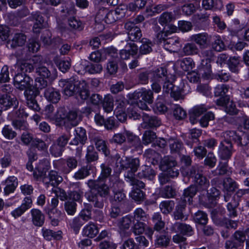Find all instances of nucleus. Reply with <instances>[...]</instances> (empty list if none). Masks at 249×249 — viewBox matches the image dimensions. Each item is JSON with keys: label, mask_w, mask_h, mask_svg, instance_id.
Segmentation results:
<instances>
[{"label": "nucleus", "mask_w": 249, "mask_h": 249, "mask_svg": "<svg viewBox=\"0 0 249 249\" xmlns=\"http://www.w3.org/2000/svg\"><path fill=\"white\" fill-rule=\"evenodd\" d=\"M201 135V130L196 128L192 129L190 131L189 139L186 140V143L190 147H192L194 143L198 142V138Z\"/></svg>", "instance_id": "ea45409f"}, {"label": "nucleus", "mask_w": 249, "mask_h": 249, "mask_svg": "<svg viewBox=\"0 0 249 249\" xmlns=\"http://www.w3.org/2000/svg\"><path fill=\"white\" fill-rule=\"evenodd\" d=\"M202 166L195 165L182 171V174L192 179L193 182L199 192L206 191L209 187V180L202 174Z\"/></svg>", "instance_id": "7ed1b4c3"}, {"label": "nucleus", "mask_w": 249, "mask_h": 249, "mask_svg": "<svg viewBox=\"0 0 249 249\" xmlns=\"http://www.w3.org/2000/svg\"><path fill=\"white\" fill-rule=\"evenodd\" d=\"M77 206L75 202L69 200L64 203V210L68 215H73L76 212Z\"/></svg>", "instance_id": "680f3d73"}, {"label": "nucleus", "mask_w": 249, "mask_h": 249, "mask_svg": "<svg viewBox=\"0 0 249 249\" xmlns=\"http://www.w3.org/2000/svg\"><path fill=\"white\" fill-rule=\"evenodd\" d=\"M176 65L184 71H190L195 67V63L193 59L190 57H186L178 60Z\"/></svg>", "instance_id": "e433bc0d"}, {"label": "nucleus", "mask_w": 249, "mask_h": 249, "mask_svg": "<svg viewBox=\"0 0 249 249\" xmlns=\"http://www.w3.org/2000/svg\"><path fill=\"white\" fill-rule=\"evenodd\" d=\"M156 176V172L154 169L149 166H142V170L137 174V177L140 178H146L152 180Z\"/></svg>", "instance_id": "c85d7f7f"}, {"label": "nucleus", "mask_w": 249, "mask_h": 249, "mask_svg": "<svg viewBox=\"0 0 249 249\" xmlns=\"http://www.w3.org/2000/svg\"><path fill=\"white\" fill-rule=\"evenodd\" d=\"M124 28L127 32V38L130 40L137 41L141 38L142 34L140 28L132 22H126Z\"/></svg>", "instance_id": "9b49d317"}, {"label": "nucleus", "mask_w": 249, "mask_h": 249, "mask_svg": "<svg viewBox=\"0 0 249 249\" xmlns=\"http://www.w3.org/2000/svg\"><path fill=\"white\" fill-rule=\"evenodd\" d=\"M83 191L80 183L75 182L70 184V190L69 191V200L74 202H82Z\"/></svg>", "instance_id": "1a4fd4ad"}, {"label": "nucleus", "mask_w": 249, "mask_h": 249, "mask_svg": "<svg viewBox=\"0 0 249 249\" xmlns=\"http://www.w3.org/2000/svg\"><path fill=\"white\" fill-rule=\"evenodd\" d=\"M26 36L22 33H16L14 35L12 39L7 42L10 48L14 49L18 46H22L26 41Z\"/></svg>", "instance_id": "b1692460"}, {"label": "nucleus", "mask_w": 249, "mask_h": 249, "mask_svg": "<svg viewBox=\"0 0 249 249\" xmlns=\"http://www.w3.org/2000/svg\"><path fill=\"white\" fill-rule=\"evenodd\" d=\"M102 69V65L98 62L89 63L85 66V71L90 74L100 73Z\"/></svg>", "instance_id": "bf43d9fd"}, {"label": "nucleus", "mask_w": 249, "mask_h": 249, "mask_svg": "<svg viewBox=\"0 0 249 249\" xmlns=\"http://www.w3.org/2000/svg\"><path fill=\"white\" fill-rule=\"evenodd\" d=\"M239 59L238 57H231L228 60V66L230 70L234 73H238L239 71L238 66L239 64Z\"/></svg>", "instance_id": "0e129e2a"}, {"label": "nucleus", "mask_w": 249, "mask_h": 249, "mask_svg": "<svg viewBox=\"0 0 249 249\" xmlns=\"http://www.w3.org/2000/svg\"><path fill=\"white\" fill-rule=\"evenodd\" d=\"M92 206L89 204H85V208L83 209L79 213V216L83 221L87 222L92 219L91 210Z\"/></svg>", "instance_id": "5fc2aeb1"}, {"label": "nucleus", "mask_w": 249, "mask_h": 249, "mask_svg": "<svg viewBox=\"0 0 249 249\" xmlns=\"http://www.w3.org/2000/svg\"><path fill=\"white\" fill-rule=\"evenodd\" d=\"M173 115L178 120L184 119L187 115L186 111L180 106L176 105L173 107Z\"/></svg>", "instance_id": "338daca9"}, {"label": "nucleus", "mask_w": 249, "mask_h": 249, "mask_svg": "<svg viewBox=\"0 0 249 249\" xmlns=\"http://www.w3.org/2000/svg\"><path fill=\"white\" fill-rule=\"evenodd\" d=\"M44 94L45 97L53 103H56L60 99L61 95L59 92L53 88L46 89Z\"/></svg>", "instance_id": "bb28decb"}, {"label": "nucleus", "mask_w": 249, "mask_h": 249, "mask_svg": "<svg viewBox=\"0 0 249 249\" xmlns=\"http://www.w3.org/2000/svg\"><path fill=\"white\" fill-rule=\"evenodd\" d=\"M182 52L185 55H193L198 53L199 48L194 43H187L182 48Z\"/></svg>", "instance_id": "37998d69"}, {"label": "nucleus", "mask_w": 249, "mask_h": 249, "mask_svg": "<svg viewBox=\"0 0 249 249\" xmlns=\"http://www.w3.org/2000/svg\"><path fill=\"white\" fill-rule=\"evenodd\" d=\"M168 144L172 153H179L184 148L182 142L177 139L173 138L169 139Z\"/></svg>", "instance_id": "7c9ffc66"}, {"label": "nucleus", "mask_w": 249, "mask_h": 249, "mask_svg": "<svg viewBox=\"0 0 249 249\" xmlns=\"http://www.w3.org/2000/svg\"><path fill=\"white\" fill-rule=\"evenodd\" d=\"M32 222L36 227H42L45 222V215L42 212L37 209H32L30 211Z\"/></svg>", "instance_id": "4be33fe9"}, {"label": "nucleus", "mask_w": 249, "mask_h": 249, "mask_svg": "<svg viewBox=\"0 0 249 249\" xmlns=\"http://www.w3.org/2000/svg\"><path fill=\"white\" fill-rule=\"evenodd\" d=\"M170 230L173 232L188 236H192L194 234L193 227L190 225L183 223L175 222L171 226Z\"/></svg>", "instance_id": "f8f14e48"}, {"label": "nucleus", "mask_w": 249, "mask_h": 249, "mask_svg": "<svg viewBox=\"0 0 249 249\" xmlns=\"http://www.w3.org/2000/svg\"><path fill=\"white\" fill-rule=\"evenodd\" d=\"M151 74L152 81L161 82V83L168 78L167 71L166 69L162 67L158 68L155 71H152V74Z\"/></svg>", "instance_id": "473e14b6"}, {"label": "nucleus", "mask_w": 249, "mask_h": 249, "mask_svg": "<svg viewBox=\"0 0 249 249\" xmlns=\"http://www.w3.org/2000/svg\"><path fill=\"white\" fill-rule=\"evenodd\" d=\"M77 84H79V88L77 92L79 93V95L82 100H85L88 99L89 96V91L88 89L87 84L85 81H79Z\"/></svg>", "instance_id": "79ce46f5"}, {"label": "nucleus", "mask_w": 249, "mask_h": 249, "mask_svg": "<svg viewBox=\"0 0 249 249\" xmlns=\"http://www.w3.org/2000/svg\"><path fill=\"white\" fill-rule=\"evenodd\" d=\"M98 232L99 230L98 227L91 222L86 225L82 230L83 235L90 238L95 237Z\"/></svg>", "instance_id": "cd10ccee"}, {"label": "nucleus", "mask_w": 249, "mask_h": 249, "mask_svg": "<svg viewBox=\"0 0 249 249\" xmlns=\"http://www.w3.org/2000/svg\"><path fill=\"white\" fill-rule=\"evenodd\" d=\"M17 69L18 72L25 74L26 72H32L34 70V66L31 63L22 61L18 63Z\"/></svg>", "instance_id": "052dcab7"}, {"label": "nucleus", "mask_w": 249, "mask_h": 249, "mask_svg": "<svg viewBox=\"0 0 249 249\" xmlns=\"http://www.w3.org/2000/svg\"><path fill=\"white\" fill-rule=\"evenodd\" d=\"M133 214L134 219L136 221L146 222L148 220V215L142 208L136 209Z\"/></svg>", "instance_id": "e2e57ef3"}, {"label": "nucleus", "mask_w": 249, "mask_h": 249, "mask_svg": "<svg viewBox=\"0 0 249 249\" xmlns=\"http://www.w3.org/2000/svg\"><path fill=\"white\" fill-rule=\"evenodd\" d=\"M186 203L183 201L179 202L176 207L173 213V216L175 220H183L184 218V214L185 211Z\"/></svg>", "instance_id": "c03bdc74"}, {"label": "nucleus", "mask_w": 249, "mask_h": 249, "mask_svg": "<svg viewBox=\"0 0 249 249\" xmlns=\"http://www.w3.org/2000/svg\"><path fill=\"white\" fill-rule=\"evenodd\" d=\"M239 205L238 200H235V197L232 198L231 201L227 205V208L228 212V215L230 217L234 218L237 216V208Z\"/></svg>", "instance_id": "49530a36"}, {"label": "nucleus", "mask_w": 249, "mask_h": 249, "mask_svg": "<svg viewBox=\"0 0 249 249\" xmlns=\"http://www.w3.org/2000/svg\"><path fill=\"white\" fill-rule=\"evenodd\" d=\"M160 31L157 35V38L159 41V43L161 44L164 49L169 52L174 51L175 47L178 44V39L176 37L166 38L169 34L174 33L176 30V27L171 26L170 30H165Z\"/></svg>", "instance_id": "20e7f679"}, {"label": "nucleus", "mask_w": 249, "mask_h": 249, "mask_svg": "<svg viewBox=\"0 0 249 249\" xmlns=\"http://www.w3.org/2000/svg\"><path fill=\"white\" fill-rule=\"evenodd\" d=\"M126 102L124 101V98L123 100L121 101L120 103H118V105L114 111L117 118L121 122H124L127 118V115L125 112L124 106Z\"/></svg>", "instance_id": "f704fd0d"}, {"label": "nucleus", "mask_w": 249, "mask_h": 249, "mask_svg": "<svg viewBox=\"0 0 249 249\" xmlns=\"http://www.w3.org/2000/svg\"><path fill=\"white\" fill-rule=\"evenodd\" d=\"M130 185L133 186L132 188V190L130 193V196L131 198L137 202H141L143 201L145 197V194L141 190V189L144 188L145 186L143 187H140L136 184Z\"/></svg>", "instance_id": "2f4dec72"}, {"label": "nucleus", "mask_w": 249, "mask_h": 249, "mask_svg": "<svg viewBox=\"0 0 249 249\" xmlns=\"http://www.w3.org/2000/svg\"><path fill=\"white\" fill-rule=\"evenodd\" d=\"M18 105V101L14 97H12L9 94H0V108L2 110H6L11 107L16 108Z\"/></svg>", "instance_id": "4468645a"}, {"label": "nucleus", "mask_w": 249, "mask_h": 249, "mask_svg": "<svg viewBox=\"0 0 249 249\" xmlns=\"http://www.w3.org/2000/svg\"><path fill=\"white\" fill-rule=\"evenodd\" d=\"M176 165L177 162L174 158L166 156L162 159L160 167L162 170H166L167 169L175 167Z\"/></svg>", "instance_id": "4d7b16f0"}, {"label": "nucleus", "mask_w": 249, "mask_h": 249, "mask_svg": "<svg viewBox=\"0 0 249 249\" xmlns=\"http://www.w3.org/2000/svg\"><path fill=\"white\" fill-rule=\"evenodd\" d=\"M229 89V87L226 85H218L214 88V96L216 97H220L219 98H229L226 95Z\"/></svg>", "instance_id": "864d4df0"}, {"label": "nucleus", "mask_w": 249, "mask_h": 249, "mask_svg": "<svg viewBox=\"0 0 249 249\" xmlns=\"http://www.w3.org/2000/svg\"><path fill=\"white\" fill-rule=\"evenodd\" d=\"M104 111L107 113L111 112L114 107V99L110 94L106 95L102 102Z\"/></svg>", "instance_id": "3c124183"}, {"label": "nucleus", "mask_w": 249, "mask_h": 249, "mask_svg": "<svg viewBox=\"0 0 249 249\" xmlns=\"http://www.w3.org/2000/svg\"><path fill=\"white\" fill-rule=\"evenodd\" d=\"M127 97L130 100H137L141 98L149 104H152L153 102V91L150 89H142L140 91L128 94Z\"/></svg>", "instance_id": "6e6552de"}, {"label": "nucleus", "mask_w": 249, "mask_h": 249, "mask_svg": "<svg viewBox=\"0 0 249 249\" xmlns=\"http://www.w3.org/2000/svg\"><path fill=\"white\" fill-rule=\"evenodd\" d=\"M197 189L195 185H191L184 190L183 194V202H188L189 204L192 203L193 197L196 195Z\"/></svg>", "instance_id": "c9c22d12"}, {"label": "nucleus", "mask_w": 249, "mask_h": 249, "mask_svg": "<svg viewBox=\"0 0 249 249\" xmlns=\"http://www.w3.org/2000/svg\"><path fill=\"white\" fill-rule=\"evenodd\" d=\"M213 41L212 46L213 50L217 52H221L224 50L225 45L219 36H213Z\"/></svg>", "instance_id": "774afa93"}, {"label": "nucleus", "mask_w": 249, "mask_h": 249, "mask_svg": "<svg viewBox=\"0 0 249 249\" xmlns=\"http://www.w3.org/2000/svg\"><path fill=\"white\" fill-rule=\"evenodd\" d=\"M126 135V140L129 144V147H134L135 148L138 149L142 147L141 141L139 137L134 134L132 132L125 130Z\"/></svg>", "instance_id": "393cba45"}, {"label": "nucleus", "mask_w": 249, "mask_h": 249, "mask_svg": "<svg viewBox=\"0 0 249 249\" xmlns=\"http://www.w3.org/2000/svg\"><path fill=\"white\" fill-rule=\"evenodd\" d=\"M142 119L150 127H157L161 124V121L157 117L151 116L147 113H143Z\"/></svg>", "instance_id": "4c0bfd02"}, {"label": "nucleus", "mask_w": 249, "mask_h": 249, "mask_svg": "<svg viewBox=\"0 0 249 249\" xmlns=\"http://www.w3.org/2000/svg\"><path fill=\"white\" fill-rule=\"evenodd\" d=\"M117 164H119L120 168L122 170H125L124 174L125 180L130 184H136L140 187H143L145 184L141 180L135 178V173L137 171L140 166V160L138 158L132 157H123Z\"/></svg>", "instance_id": "f03ea898"}, {"label": "nucleus", "mask_w": 249, "mask_h": 249, "mask_svg": "<svg viewBox=\"0 0 249 249\" xmlns=\"http://www.w3.org/2000/svg\"><path fill=\"white\" fill-rule=\"evenodd\" d=\"M31 19L34 22L33 28L34 33H39L41 29L46 27V23L39 12L33 13L31 16Z\"/></svg>", "instance_id": "6ab92c4d"}, {"label": "nucleus", "mask_w": 249, "mask_h": 249, "mask_svg": "<svg viewBox=\"0 0 249 249\" xmlns=\"http://www.w3.org/2000/svg\"><path fill=\"white\" fill-rule=\"evenodd\" d=\"M142 45L139 48V53L146 54L152 51V47L154 46L152 42L147 38H143L141 40Z\"/></svg>", "instance_id": "58836bf2"}, {"label": "nucleus", "mask_w": 249, "mask_h": 249, "mask_svg": "<svg viewBox=\"0 0 249 249\" xmlns=\"http://www.w3.org/2000/svg\"><path fill=\"white\" fill-rule=\"evenodd\" d=\"M224 190L225 192H233L238 188L237 183L231 178H226L223 181Z\"/></svg>", "instance_id": "603ef678"}, {"label": "nucleus", "mask_w": 249, "mask_h": 249, "mask_svg": "<svg viewBox=\"0 0 249 249\" xmlns=\"http://www.w3.org/2000/svg\"><path fill=\"white\" fill-rule=\"evenodd\" d=\"M138 47L134 43H128L125 49H123L120 51V56L122 59H127L130 55L133 56L138 53Z\"/></svg>", "instance_id": "5701e85b"}, {"label": "nucleus", "mask_w": 249, "mask_h": 249, "mask_svg": "<svg viewBox=\"0 0 249 249\" xmlns=\"http://www.w3.org/2000/svg\"><path fill=\"white\" fill-rule=\"evenodd\" d=\"M90 167L84 166L76 172L73 175V178L77 180L82 179L89 175Z\"/></svg>", "instance_id": "69168bd1"}, {"label": "nucleus", "mask_w": 249, "mask_h": 249, "mask_svg": "<svg viewBox=\"0 0 249 249\" xmlns=\"http://www.w3.org/2000/svg\"><path fill=\"white\" fill-rule=\"evenodd\" d=\"M233 151L231 144L221 142L218 148V156L221 159L228 160L231 158Z\"/></svg>", "instance_id": "a211bd4d"}, {"label": "nucleus", "mask_w": 249, "mask_h": 249, "mask_svg": "<svg viewBox=\"0 0 249 249\" xmlns=\"http://www.w3.org/2000/svg\"><path fill=\"white\" fill-rule=\"evenodd\" d=\"M36 73L39 76L35 79V86L36 89H42L47 86V79L52 80L55 78V75H53L49 69L45 66H39L36 69Z\"/></svg>", "instance_id": "39448f33"}, {"label": "nucleus", "mask_w": 249, "mask_h": 249, "mask_svg": "<svg viewBox=\"0 0 249 249\" xmlns=\"http://www.w3.org/2000/svg\"><path fill=\"white\" fill-rule=\"evenodd\" d=\"M132 223L131 217L129 215L124 216L118 220L117 226L120 236L123 237H127L130 235V232L127 231L129 229Z\"/></svg>", "instance_id": "9d476101"}, {"label": "nucleus", "mask_w": 249, "mask_h": 249, "mask_svg": "<svg viewBox=\"0 0 249 249\" xmlns=\"http://www.w3.org/2000/svg\"><path fill=\"white\" fill-rule=\"evenodd\" d=\"M119 183L115 182L112 185L108 184L107 181L103 179H89L87 184L90 190L87 192L85 196L87 200L92 203L94 207L102 209L104 205V201L109 195V188L115 189V185Z\"/></svg>", "instance_id": "f257e3e1"}, {"label": "nucleus", "mask_w": 249, "mask_h": 249, "mask_svg": "<svg viewBox=\"0 0 249 249\" xmlns=\"http://www.w3.org/2000/svg\"><path fill=\"white\" fill-rule=\"evenodd\" d=\"M74 138L70 142L71 145H78L79 143L83 145L87 140V132L85 129L77 127L74 129Z\"/></svg>", "instance_id": "2eb2a0df"}, {"label": "nucleus", "mask_w": 249, "mask_h": 249, "mask_svg": "<svg viewBox=\"0 0 249 249\" xmlns=\"http://www.w3.org/2000/svg\"><path fill=\"white\" fill-rule=\"evenodd\" d=\"M91 141L94 143L96 149L99 151L102 152L106 157L109 155L110 150L107 146V143L101 137L99 136L92 137Z\"/></svg>", "instance_id": "412c9836"}, {"label": "nucleus", "mask_w": 249, "mask_h": 249, "mask_svg": "<svg viewBox=\"0 0 249 249\" xmlns=\"http://www.w3.org/2000/svg\"><path fill=\"white\" fill-rule=\"evenodd\" d=\"M215 103L217 106L224 107L225 112L230 115H234L238 113V110L234 103L230 101L229 98H219Z\"/></svg>", "instance_id": "ddd939ff"}, {"label": "nucleus", "mask_w": 249, "mask_h": 249, "mask_svg": "<svg viewBox=\"0 0 249 249\" xmlns=\"http://www.w3.org/2000/svg\"><path fill=\"white\" fill-rule=\"evenodd\" d=\"M152 220L154 226V229L157 231H160L165 226V222L162 220L161 215L160 213H155L152 217Z\"/></svg>", "instance_id": "09e8293b"}, {"label": "nucleus", "mask_w": 249, "mask_h": 249, "mask_svg": "<svg viewBox=\"0 0 249 249\" xmlns=\"http://www.w3.org/2000/svg\"><path fill=\"white\" fill-rule=\"evenodd\" d=\"M210 38L211 36L205 32L194 34L190 36L191 40L197 44L200 49L205 48L210 44Z\"/></svg>", "instance_id": "dca6fc26"}, {"label": "nucleus", "mask_w": 249, "mask_h": 249, "mask_svg": "<svg viewBox=\"0 0 249 249\" xmlns=\"http://www.w3.org/2000/svg\"><path fill=\"white\" fill-rule=\"evenodd\" d=\"M86 159L88 162L96 161L98 159V155L93 145L87 147Z\"/></svg>", "instance_id": "13d9d810"}, {"label": "nucleus", "mask_w": 249, "mask_h": 249, "mask_svg": "<svg viewBox=\"0 0 249 249\" xmlns=\"http://www.w3.org/2000/svg\"><path fill=\"white\" fill-rule=\"evenodd\" d=\"M13 84L16 89L24 90L32 87L33 80L26 74L18 72L14 77Z\"/></svg>", "instance_id": "423d86ee"}, {"label": "nucleus", "mask_w": 249, "mask_h": 249, "mask_svg": "<svg viewBox=\"0 0 249 249\" xmlns=\"http://www.w3.org/2000/svg\"><path fill=\"white\" fill-rule=\"evenodd\" d=\"M101 174L98 179L107 180V178H109V180H111V178H110L111 173L112 172V169L110 166L106 163H102L101 166Z\"/></svg>", "instance_id": "6e6d98bb"}, {"label": "nucleus", "mask_w": 249, "mask_h": 249, "mask_svg": "<svg viewBox=\"0 0 249 249\" xmlns=\"http://www.w3.org/2000/svg\"><path fill=\"white\" fill-rule=\"evenodd\" d=\"M159 196L165 198L174 197L177 194L176 188L172 185H166L161 188L159 191Z\"/></svg>", "instance_id": "c756f323"}, {"label": "nucleus", "mask_w": 249, "mask_h": 249, "mask_svg": "<svg viewBox=\"0 0 249 249\" xmlns=\"http://www.w3.org/2000/svg\"><path fill=\"white\" fill-rule=\"evenodd\" d=\"M175 202L173 200H164L159 205V208L161 213L164 214H168L172 212L174 207Z\"/></svg>", "instance_id": "a18cd8bd"}, {"label": "nucleus", "mask_w": 249, "mask_h": 249, "mask_svg": "<svg viewBox=\"0 0 249 249\" xmlns=\"http://www.w3.org/2000/svg\"><path fill=\"white\" fill-rule=\"evenodd\" d=\"M65 163L66 166L63 168V172L65 174H68L76 168L78 164V160L76 157H69L66 159Z\"/></svg>", "instance_id": "de8ad7c7"}, {"label": "nucleus", "mask_w": 249, "mask_h": 249, "mask_svg": "<svg viewBox=\"0 0 249 249\" xmlns=\"http://www.w3.org/2000/svg\"><path fill=\"white\" fill-rule=\"evenodd\" d=\"M79 81H75L74 80L69 81L61 79L59 81V86L63 88V92L68 96H72L78 90Z\"/></svg>", "instance_id": "0eeeda50"}, {"label": "nucleus", "mask_w": 249, "mask_h": 249, "mask_svg": "<svg viewBox=\"0 0 249 249\" xmlns=\"http://www.w3.org/2000/svg\"><path fill=\"white\" fill-rule=\"evenodd\" d=\"M63 181L62 177L58 172L54 170L49 172L48 175L44 177L43 182L48 187L49 185L55 187L57 186Z\"/></svg>", "instance_id": "f3484780"}, {"label": "nucleus", "mask_w": 249, "mask_h": 249, "mask_svg": "<svg viewBox=\"0 0 249 249\" xmlns=\"http://www.w3.org/2000/svg\"><path fill=\"white\" fill-rule=\"evenodd\" d=\"M1 185L4 186L3 188L5 195L13 193L18 185V178L15 176H10L1 182Z\"/></svg>", "instance_id": "aec40b11"}, {"label": "nucleus", "mask_w": 249, "mask_h": 249, "mask_svg": "<svg viewBox=\"0 0 249 249\" xmlns=\"http://www.w3.org/2000/svg\"><path fill=\"white\" fill-rule=\"evenodd\" d=\"M170 241V238L167 235H158L155 240L154 245L156 248H166L169 245Z\"/></svg>", "instance_id": "a19ab883"}, {"label": "nucleus", "mask_w": 249, "mask_h": 249, "mask_svg": "<svg viewBox=\"0 0 249 249\" xmlns=\"http://www.w3.org/2000/svg\"><path fill=\"white\" fill-rule=\"evenodd\" d=\"M207 107L204 105L196 106L192 110L190 114V120L192 124L197 122V119L207 110Z\"/></svg>", "instance_id": "a878e982"}, {"label": "nucleus", "mask_w": 249, "mask_h": 249, "mask_svg": "<svg viewBox=\"0 0 249 249\" xmlns=\"http://www.w3.org/2000/svg\"><path fill=\"white\" fill-rule=\"evenodd\" d=\"M194 221L198 224L206 225L208 221L207 214L203 211H198L193 215Z\"/></svg>", "instance_id": "8fccbe9b"}, {"label": "nucleus", "mask_w": 249, "mask_h": 249, "mask_svg": "<svg viewBox=\"0 0 249 249\" xmlns=\"http://www.w3.org/2000/svg\"><path fill=\"white\" fill-rule=\"evenodd\" d=\"M223 136L224 140L222 142H223L229 143L232 145L233 142H236L237 144L241 142V138L234 131H226L224 133Z\"/></svg>", "instance_id": "72a5a7b5"}]
</instances>
